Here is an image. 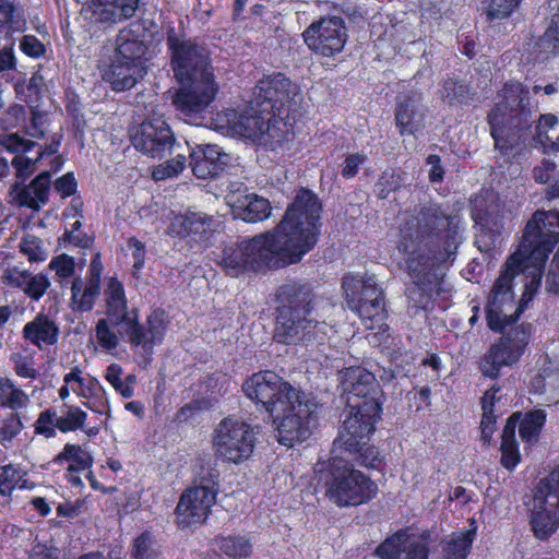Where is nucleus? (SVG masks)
Here are the masks:
<instances>
[{
    "mask_svg": "<svg viewBox=\"0 0 559 559\" xmlns=\"http://www.w3.org/2000/svg\"><path fill=\"white\" fill-rule=\"evenodd\" d=\"M559 243V210H537L526 222L520 245L506 261L496 278L485 305L489 331L500 334L478 361L480 373L490 380L501 376L503 368H512L525 354L533 325L518 324L524 305L515 306L513 281L521 273L532 275V284L539 285L550 253Z\"/></svg>",
    "mask_w": 559,
    "mask_h": 559,
    "instance_id": "1",
    "label": "nucleus"
},
{
    "mask_svg": "<svg viewBox=\"0 0 559 559\" xmlns=\"http://www.w3.org/2000/svg\"><path fill=\"white\" fill-rule=\"evenodd\" d=\"M322 210L319 197L299 187L272 230L225 245L215 259L216 264L227 276L239 277L300 262L319 241Z\"/></svg>",
    "mask_w": 559,
    "mask_h": 559,
    "instance_id": "2",
    "label": "nucleus"
},
{
    "mask_svg": "<svg viewBox=\"0 0 559 559\" xmlns=\"http://www.w3.org/2000/svg\"><path fill=\"white\" fill-rule=\"evenodd\" d=\"M443 203L429 201L400 228L397 249L412 280L407 298L417 310L430 312L441 290V267L456 253L461 218Z\"/></svg>",
    "mask_w": 559,
    "mask_h": 559,
    "instance_id": "3",
    "label": "nucleus"
},
{
    "mask_svg": "<svg viewBox=\"0 0 559 559\" xmlns=\"http://www.w3.org/2000/svg\"><path fill=\"white\" fill-rule=\"evenodd\" d=\"M105 314L95 326L98 345L110 352L118 347L119 336L133 352L140 365L151 364L156 346L164 343L169 320L167 312L155 307L140 321L138 308H128L122 282L115 275L106 278L104 288Z\"/></svg>",
    "mask_w": 559,
    "mask_h": 559,
    "instance_id": "4",
    "label": "nucleus"
},
{
    "mask_svg": "<svg viewBox=\"0 0 559 559\" xmlns=\"http://www.w3.org/2000/svg\"><path fill=\"white\" fill-rule=\"evenodd\" d=\"M180 29L166 28V46L169 66L178 83L173 104L185 118L203 117L215 100L219 85L216 81L211 51L197 38L187 37L182 22Z\"/></svg>",
    "mask_w": 559,
    "mask_h": 559,
    "instance_id": "5",
    "label": "nucleus"
},
{
    "mask_svg": "<svg viewBox=\"0 0 559 559\" xmlns=\"http://www.w3.org/2000/svg\"><path fill=\"white\" fill-rule=\"evenodd\" d=\"M501 98L487 114L495 148L503 156H515L532 133L530 91L521 82L509 80L499 92Z\"/></svg>",
    "mask_w": 559,
    "mask_h": 559,
    "instance_id": "6",
    "label": "nucleus"
},
{
    "mask_svg": "<svg viewBox=\"0 0 559 559\" xmlns=\"http://www.w3.org/2000/svg\"><path fill=\"white\" fill-rule=\"evenodd\" d=\"M317 294L310 282L295 280L276 290L275 328L273 338L284 345H311L317 342L321 323L312 318Z\"/></svg>",
    "mask_w": 559,
    "mask_h": 559,
    "instance_id": "7",
    "label": "nucleus"
},
{
    "mask_svg": "<svg viewBox=\"0 0 559 559\" xmlns=\"http://www.w3.org/2000/svg\"><path fill=\"white\" fill-rule=\"evenodd\" d=\"M341 384L347 394L344 429L356 437L376 431L381 419L384 400L383 390L376 376L361 366H352L340 372Z\"/></svg>",
    "mask_w": 559,
    "mask_h": 559,
    "instance_id": "8",
    "label": "nucleus"
},
{
    "mask_svg": "<svg viewBox=\"0 0 559 559\" xmlns=\"http://www.w3.org/2000/svg\"><path fill=\"white\" fill-rule=\"evenodd\" d=\"M302 96L297 84L283 73H274L258 81L255 102L260 114L265 115L276 129L283 126L278 142H288L295 136V124L302 117Z\"/></svg>",
    "mask_w": 559,
    "mask_h": 559,
    "instance_id": "9",
    "label": "nucleus"
},
{
    "mask_svg": "<svg viewBox=\"0 0 559 559\" xmlns=\"http://www.w3.org/2000/svg\"><path fill=\"white\" fill-rule=\"evenodd\" d=\"M318 481L337 507H357L372 500L378 486L341 457L330 459L319 471Z\"/></svg>",
    "mask_w": 559,
    "mask_h": 559,
    "instance_id": "10",
    "label": "nucleus"
},
{
    "mask_svg": "<svg viewBox=\"0 0 559 559\" xmlns=\"http://www.w3.org/2000/svg\"><path fill=\"white\" fill-rule=\"evenodd\" d=\"M342 287L348 309L359 317L367 330L389 331L384 293L372 278L346 276Z\"/></svg>",
    "mask_w": 559,
    "mask_h": 559,
    "instance_id": "11",
    "label": "nucleus"
},
{
    "mask_svg": "<svg viewBox=\"0 0 559 559\" xmlns=\"http://www.w3.org/2000/svg\"><path fill=\"white\" fill-rule=\"evenodd\" d=\"M241 390L259 409L265 411L271 416L280 415V412L288 407L292 408L301 393L272 370H259L252 373L243 381Z\"/></svg>",
    "mask_w": 559,
    "mask_h": 559,
    "instance_id": "12",
    "label": "nucleus"
},
{
    "mask_svg": "<svg viewBox=\"0 0 559 559\" xmlns=\"http://www.w3.org/2000/svg\"><path fill=\"white\" fill-rule=\"evenodd\" d=\"M257 436L253 427L231 416L224 417L213 432L215 455L223 461L240 464L253 453Z\"/></svg>",
    "mask_w": 559,
    "mask_h": 559,
    "instance_id": "13",
    "label": "nucleus"
},
{
    "mask_svg": "<svg viewBox=\"0 0 559 559\" xmlns=\"http://www.w3.org/2000/svg\"><path fill=\"white\" fill-rule=\"evenodd\" d=\"M305 44L316 55L333 57L347 41V27L340 16H323L312 22L302 33Z\"/></svg>",
    "mask_w": 559,
    "mask_h": 559,
    "instance_id": "14",
    "label": "nucleus"
},
{
    "mask_svg": "<svg viewBox=\"0 0 559 559\" xmlns=\"http://www.w3.org/2000/svg\"><path fill=\"white\" fill-rule=\"evenodd\" d=\"M431 534L424 531L419 535H409L399 530L382 540L374 554L380 559H429Z\"/></svg>",
    "mask_w": 559,
    "mask_h": 559,
    "instance_id": "15",
    "label": "nucleus"
},
{
    "mask_svg": "<svg viewBox=\"0 0 559 559\" xmlns=\"http://www.w3.org/2000/svg\"><path fill=\"white\" fill-rule=\"evenodd\" d=\"M133 146L153 158L170 153L175 135L168 123L160 117L144 120L131 135Z\"/></svg>",
    "mask_w": 559,
    "mask_h": 559,
    "instance_id": "16",
    "label": "nucleus"
},
{
    "mask_svg": "<svg viewBox=\"0 0 559 559\" xmlns=\"http://www.w3.org/2000/svg\"><path fill=\"white\" fill-rule=\"evenodd\" d=\"M283 416L277 417L276 432L278 443L293 448L296 443L306 441L312 430L313 414L307 403L302 402L301 396L293 403V407L280 412Z\"/></svg>",
    "mask_w": 559,
    "mask_h": 559,
    "instance_id": "17",
    "label": "nucleus"
},
{
    "mask_svg": "<svg viewBox=\"0 0 559 559\" xmlns=\"http://www.w3.org/2000/svg\"><path fill=\"white\" fill-rule=\"evenodd\" d=\"M556 497L536 485L528 523L534 536L547 540L559 526V502Z\"/></svg>",
    "mask_w": 559,
    "mask_h": 559,
    "instance_id": "18",
    "label": "nucleus"
},
{
    "mask_svg": "<svg viewBox=\"0 0 559 559\" xmlns=\"http://www.w3.org/2000/svg\"><path fill=\"white\" fill-rule=\"evenodd\" d=\"M142 0H88L82 15L92 25H112L133 17Z\"/></svg>",
    "mask_w": 559,
    "mask_h": 559,
    "instance_id": "19",
    "label": "nucleus"
},
{
    "mask_svg": "<svg viewBox=\"0 0 559 559\" xmlns=\"http://www.w3.org/2000/svg\"><path fill=\"white\" fill-rule=\"evenodd\" d=\"M426 110L421 95L416 92L401 94L394 108V120L401 136L416 135L425 128Z\"/></svg>",
    "mask_w": 559,
    "mask_h": 559,
    "instance_id": "20",
    "label": "nucleus"
},
{
    "mask_svg": "<svg viewBox=\"0 0 559 559\" xmlns=\"http://www.w3.org/2000/svg\"><path fill=\"white\" fill-rule=\"evenodd\" d=\"M206 495L203 489L190 488L181 493L175 509L176 523L179 528L183 530L205 522L216 501Z\"/></svg>",
    "mask_w": 559,
    "mask_h": 559,
    "instance_id": "21",
    "label": "nucleus"
},
{
    "mask_svg": "<svg viewBox=\"0 0 559 559\" xmlns=\"http://www.w3.org/2000/svg\"><path fill=\"white\" fill-rule=\"evenodd\" d=\"M51 189V173L44 170L36 175L28 185L14 182L9 189L11 202L19 207L38 211L49 201Z\"/></svg>",
    "mask_w": 559,
    "mask_h": 559,
    "instance_id": "22",
    "label": "nucleus"
},
{
    "mask_svg": "<svg viewBox=\"0 0 559 559\" xmlns=\"http://www.w3.org/2000/svg\"><path fill=\"white\" fill-rule=\"evenodd\" d=\"M471 218L483 231L500 234L504 222V205L492 194H476L471 198Z\"/></svg>",
    "mask_w": 559,
    "mask_h": 559,
    "instance_id": "23",
    "label": "nucleus"
},
{
    "mask_svg": "<svg viewBox=\"0 0 559 559\" xmlns=\"http://www.w3.org/2000/svg\"><path fill=\"white\" fill-rule=\"evenodd\" d=\"M146 34L143 20L129 23L117 36L115 56L143 67V57L147 51Z\"/></svg>",
    "mask_w": 559,
    "mask_h": 559,
    "instance_id": "24",
    "label": "nucleus"
},
{
    "mask_svg": "<svg viewBox=\"0 0 559 559\" xmlns=\"http://www.w3.org/2000/svg\"><path fill=\"white\" fill-rule=\"evenodd\" d=\"M1 281L7 287L23 292L33 301H39L51 286L47 274L43 272L33 274L17 266L4 269Z\"/></svg>",
    "mask_w": 559,
    "mask_h": 559,
    "instance_id": "25",
    "label": "nucleus"
},
{
    "mask_svg": "<svg viewBox=\"0 0 559 559\" xmlns=\"http://www.w3.org/2000/svg\"><path fill=\"white\" fill-rule=\"evenodd\" d=\"M190 167L199 179L218 177L227 167V155L217 145L201 144L190 152Z\"/></svg>",
    "mask_w": 559,
    "mask_h": 559,
    "instance_id": "26",
    "label": "nucleus"
},
{
    "mask_svg": "<svg viewBox=\"0 0 559 559\" xmlns=\"http://www.w3.org/2000/svg\"><path fill=\"white\" fill-rule=\"evenodd\" d=\"M373 432H368L361 438L356 437L349 430L344 429V424L340 430V438L343 440L344 450L350 454H355L356 462L366 468L380 469L383 465V457L380 455L378 448L368 444Z\"/></svg>",
    "mask_w": 559,
    "mask_h": 559,
    "instance_id": "27",
    "label": "nucleus"
},
{
    "mask_svg": "<svg viewBox=\"0 0 559 559\" xmlns=\"http://www.w3.org/2000/svg\"><path fill=\"white\" fill-rule=\"evenodd\" d=\"M143 67L119 57L114 58L103 73V80L107 82L114 92L131 90L141 78Z\"/></svg>",
    "mask_w": 559,
    "mask_h": 559,
    "instance_id": "28",
    "label": "nucleus"
},
{
    "mask_svg": "<svg viewBox=\"0 0 559 559\" xmlns=\"http://www.w3.org/2000/svg\"><path fill=\"white\" fill-rule=\"evenodd\" d=\"M438 95L449 107L469 106L477 96V91L465 79L448 75L439 83Z\"/></svg>",
    "mask_w": 559,
    "mask_h": 559,
    "instance_id": "29",
    "label": "nucleus"
},
{
    "mask_svg": "<svg viewBox=\"0 0 559 559\" xmlns=\"http://www.w3.org/2000/svg\"><path fill=\"white\" fill-rule=\"evenodd\" d=\"M209 227L210 219L206 221L197 214L178 215L168 226V234L192 242H202L209 240Z\"/></svg>",
    "mask_w": 559,
    "mask_h": 559,
    "instance_id": "30",
    "label": "nucleus"
},
{
    "mask_svg": "<svg viewBox=\"0 0 559 559\" xmlns=\"http://www.w3.org/2000/svg\"><path fill=\"white\" fill-rule=\"evenodd\" d=\"M23 337L32 345L41 349L43 346H53L59 338V328L45 316H37L23 328Z\"/></svg>",
    "mask_w": 559,
    "mask_h": 559,
    "instance_id": "31",
    "label": "nucleus"
},
{
    "mask_svg": "<svg viewBox=\"0 0 559 559\" xmlns=\"http://www.w3.org/2000/svg\"><path fill=\"white\" fill-rule=\"evenodd\" d=\"M102 286L83 282L80 277L71 284L70 307L74 312L86 313L94 309L97 298L100 295Z\"/></svg>",
    "mask_w": 559,
    "mask_h": 559,
    "instance_id": "32",
    "label": "nucleus"
},
{
    "mask_svg": "<svg viewBox=\"0 0 559 559\" xmlns=\"http://www.w3.org/2000/svg\"><path fill=\"white\" fill-rule=\"evenodd\" d=\"M532 176L536 183L547 185L544 191L545 200L559 199V170L557 171V164L554 160L543 158L533 167Z\"/></svg>",
    "mask_w": 559,
    "mask_h": 559,
    "instance_id": "33",
    "label": "nucleus"
},
{
    "mask_svg": "<svg viewBox=\"0 0 559 559\" xmlns=\"http://www.w3.org/2000/svg\"><path fill=\"white\" fill-rule=\"evenodd\" d=\"M58 418V431L61 433L75 432L84 429L88 415L80 406L68 402L55 406Z\"/></svg>",
    "mask_w": 559,
    "mask_h": 559,
    "instance_id": "34",
    "label": "nucleus"
},
{
    "mask_svg": "<svg viewBox=\"0 0 559 559\" xmlns=\"http://www.w3.org/2000/svg\"><path fill=\"white\" fill-rule=\"evenodd\" d=\"M546 419L547 414L542 408L521 412L519 436L525 445H533L539 440Z\"/></svg>",
    "mask_w": 559,
    "mask_h": 559,
    "instance_id": "35",
    "label": "nucleus"
},
{
    "mask_svg": "<svg viewBox=\"0 0 559 559\" xmlns=\"http://www.w3.org/2000/svg\"><path fill=\"white\" fill-rule=\"evenodd\" d=\"M53 462L62 464L69 462L67 471L69 473H81L93 466L92 455L84 451L80 444L66 443L62 450L56 455Z\"/></svg>",
    "mask_w": 559,
    "mask_h": 559,
    "instance_id": "36",
    "label": "nucleus"
},
{
    "mask_svg": "<svg viewBox=\"0 0 559 559\" xmlns=\"http://www.w3.org/2000/svg\"><path fill=\"white\" fill-rule=\"evenodd\" d=\"M219 551L231 559H247L252 555V544L242 535H218L214 539Z\"/></svg>",
    "mask_w": 559,
    "mask_h": 559,
    "instance_id": "37",
    "label": "nucleus"
},
{
    "mask_svg": "<svg viewBox=\"0 0 559 559\" xmlns=\"http://www.w3.org/2000/svg\"><path fill=\"white\" fill-rule=\"evenodd\" d=\"M29 402L28 395L7 377H0V407L19 412Z\"/></svg>",
    "mask_w": 559,
    "mask_h": 559,
    "instance_id": "38",
    "label": "nucleus"
},
{
    "mask_svg": "<svg viewBox=\"0 0 559 559\" xmlns=\"http://www.w3.org/2000/svg\"><path fill=\"white\" fill-rule=\"evenodd\" d=\"M475 535V530H466L447 540L442 546V559H467Z\"/></svg>",
    "mask_w": 559,
    "mask_h": 559,
    "instance_id": "39",
    "label": "nucleus"
},
{
    "mask_svg": "<svg viewBox=\"0 0 559 559\" xmlns=\"http://www.w3.org/2000/svg\"><path fill=\"white\" fill-rule=\"evenodd\" d=\"M271 211L272 207L267 199L252 193L245 197L240 216L245 222L258 223L269 218Z\"/></svg>",
    "mask_w": 559,
    "mask_h": 559,
    "instance_id": "40",
    "label": "nucleus"
},
{
    "mask_svg": "<svg viewBox=\"0 0 559 559\" xmlns=\"http://www.w3.org/2000/svg\"><path fill=\"white\" fill-rule=\"evenodd\" d=\"M404 186V174L394 168L384 169L373 186V192L379 200H388L390 194Z\"/></svg>",
    "mask_w": 559,
    "mask_h": 559,
    "instance_id": "41",
    "label": "nucleus"
},
{
    "mask_svg": "<svg viewBox=\"0 0 559 559\" xmlns=\"http://www.w3.org/2000/svg\"><path fill=\"white\" fill-rule=\"evenodd\" d=\"M27 476L19 465L9 463L0 467V497L11 500L19 483Z\"/></svg>",
    "mask_w": 559,
    "mask_h": 559,
    "instance_id": "42",
    "label": "nucleus"
},
{
    "mask_svg": "<svg viewBox=\"0 0 559 559\" xmlns=\"http://www.w3.org/2000/svg\"><path fill=\"white\" fill-rule=\"evenodd\" d=\"M219 471L214 466L202 465L195 478V485L190 489H203L207 497L216 500L219 491Z\"/></svg>",
    "mask_w": 559,
    "mask_h": 559,
    "instance_id": "43",
    "label": "nucleus"
},
{
    "mask_svg": "<svg viewBox=\"0 0 559 559\" xmlns=\"http://www.w3.org/2000/svg\"><path fill=\"white\" fill-rule=\"evenodd\" d=\"M38 144L24 139L19 133H5L0 135V152H7L14 156H22L31 152Z\"/></svg>",
    "mask_w": 559,
    "mask_h": 559,
    "instance_id": "44",
    "label": "nucleus"
},
{
    "mask_svg": "<svg viewBox=\"0 0 559 559\" xmlns=\"http://www.w3.org/2000/svg\"><path fill=\"white\" fill-rule=\"evenodd\" d=\"M34 433L45 439H51L57 436L58 418L55 407H48L38 414L34 423Z\"/></svg>",
    "mask_w": 559,
    "mask_h": 559,
    "instance_id": "45",
    "label": "nucleus"
},
{
    "mask_svg": "<svg viewBox=\"0 0 559 559\" xmlns=\"http://www.w3.org/2000/svg\"><path fill=\"white\" fill-rule=\"evenodd\" d=\"M154 538L151 532L144 531L138 535L132 544L131 556L133 559H157L159 551L154 547Z\"/></svg>",
    "mask_w": 559,
    "mask_h": 559,
    "instance_id": "46",
    "label": "nucleus"
},
{
    "mask_svg": "<svg viewBox=\"0 0 559 559\" xmlns=\"http://www.w3.org/2000/svg\"><path fill=\"white\" fill-rule=\"evenodd\" d=\"M522 0H489L486 20L490 23L508 19L519 8Z\"/></svg>",
    "mask_w": 559,
    "mask_h": 559,
    "instance_id": "47",
    "label": "nucleus"
},
{
    "mask_svg": "<svg viewBox=\"0 0 559 559\" xmlns=\"http://www.w3.org/2000/svg\"><path fill=\"white\" fill-rule=\"evenodd\" d=\"M24 425L19 412H11L5 416L0 425L1 444L10 443L23 430Z\"/></svg>",
    "mask_w": 559,
    "mask_h": 559,
    "instance_id": "48",
    "label": "nucleus"
},
{
    "mask_svg": "<svg viewBox=\"0 0 559 559\" xmlns=\"http://www.w3.org/2000/svg\"><path fill=\"white\" fill-rule=\"evenodd\" d=\"M37 157L31 158L26 154L22 156H13L11 167L14 169L16 178L15 182L24 183L37 169Z\"/></svg>",
    "mask_w": 559,
    "mask_h": 559,
    "instance_id": "49",
    "label": "nucleus"
},
{
    "mask_svg": "<svg viewBox=\"0 0 559 559\" xmlns=\"http://www.w3.org/2000/svg\"><path fill=\"white\" fill-rule=\"evenodd\" d=\"M20 50L28 58L40 59L46 56V45L35 35H23L19 43Z\"/></svg>",
    "mask_w": 559,
    "mask_h": 559,
    "instance_id": "50",
    "label": "nucleus"
},
{
    "mask_svg": "<svg viewBox=\"0 0 559 559\" xmlns=\"http://www.w3.org/2000/svg\"><path fill=\"white\" fill-rule=\"evenodd\" d=\"M186 166V156L178 154L175 158L166 162L165 165H160L153 171V178L155 180H165L167 178L179 175Z\"/></svg>",
    "mask_w": 559,
    "mask_h": 559,
    "instance_id": "51",
    "label": "nucleus"
},
{
    "mask_svg": "<svg viewBox=\"0 0 559 559\" xmlns=\"http://www.w3.org/2000/svg\"><path fill=\"white\" fill-rule=\"evenodd\" d=\"M127 246L132 250L133 265L131 274L133 277L139 278L145 265L146 250L145 245L136 237L132 236L127 240Z\"/></svg>",
    "mask_w": 559,
    "mask_h": 559,
    "instance_id": "52",
    "label": "nucleus"
},
{
    "mask_svg": "<svg viewBox=\"0 0 559 559\" xmlns=\"http://www.w3.org/2000/svg\"><path fill=\"white\" fill-rule=\"evenodd\" d=\"M48 267L55 271L60 278H69L75 273V260L67 253H61L51 259Z\"/></svg>",
    "mask_w": 559,
    "mask_h": 559,
    "instance_id": "53",
    "label": "nucleus"
},
{
    "mask_svg": "<svg viewBox=\"0 0 559 559\" xmlns=\"http://www.w3.org/2000/svg\"><path fill=\"white\" fill-rule=\"evenodd\" d=\"M500 451H501V459H500L501 465L510 472L514 471L521 461L519 442L518 441L501 442Z\"/></svg>",
    "mask_w": 559,
    "mask_h": 559,
    "instance_id": "54",
    "label": "nucleus"
},
{
    "mask_svg": "<svg viewBox=\"0 0 559 559\" xmlns=\"http://www.w3.org/2000/svg\"><path fill=\"white\" fill-rule=\"evenodd\" d=\"M47 115L37 109H32L29 123L25 126V133L35 139H43L47 131Z\"/></svg>",
    "mask_w": 559,
    "mask_h": 559,
    "instance_id": "55",
    "label": "nucleus"
},
{
    "mask_svg": "<svg viewBox=\"0 0 559 559\" xmlns=\"http://www.w3.org/2000/svg\"><path fill=\"white\" fill-rule=\"evenodd\" d=\"M13 370L15 374L23 379H36L38 372L36 370L33 357L15 355L12 357Z\"/></svg>",
    "mask_w": 559,
    "mask_h": 559,
    "instance_id": "56",
    "label": "nucleus"
},
{
    "mask_svg": "<svg viewBox=\"0 0 559 559\" xmlns=\"http://www.w3.org/2000/svg\"><path fill=\"white\" fill-rule=\"evenodd\" d=\"M20 252L26 255L31 263L43 262L47 257L36 238H23L20 243Z\"/></svg>",
    "mask_w": 559,
    "mask_h": 559,
    "instance_id": "57",
    "label": "nucleus"
},
{
    "mask_svg": "<svg viewBox=\"0 0 559 559\" xmlns=\"http://www.w3.org/2000/svg\"><path fill=\"white\" fill-rule=\"evenodd\" d=\"M26 110L22 105H11L2 114L0 121L3 129L16 128L22 121L25 120Z\"/></svg>",
    "mask_w": 559,
    "mask_h": 559,
    "instance_id": "58",
    "label": "nucleus"
},
{
    "mask_svg": "<svg viewBox=\"0 0 559 559\" xmlns=\"http://www.w3.org/2000/svg\"><path fill=\"white\" fill-rule=\"evenodd\" d=\"M367 160V155L364 153H353L348 154L344 162L342 163L341 175L345 179L354 178L361 167V165Z\"/></svg>",
    "mask_w": 559,
    "mask_h": 559,
    "instance_id": "59",
    "label": "nucleus"
},
{
    "mask_svg": "<svg viewBox=\"0 0 559 559\" xmlns=\"http://www.w3.org/2000/svg\"><path fill=\"white\" fill-rule=\"evenodd\" d=\"M542 47L549 53L559 55V25L551 22L540 38Z\"/></svg>",
    "mask_w": 559,
    "mask_h": 559,
    "instance_id": "60",
    "label": "nucleus"
},
{
    "mask_svg": "<svg viewBox=\"0 0 559 559\" xmlns=\"http://www.w3.org/2000/svg\"><path fill=\"white\" fill-rule=\"evenodd\" d=\"M121 374V366L118 364H110L106 369L105 379L114 386L115 390L119 391L123 397H130L133 392L128 386L123 388Z\"/></svg>",
    "mask_w": 559,
    "mask_h": 559,
    "instance_id": "61",
    "label": "nucleus"
},
{
    "mask_svg": "<svg viewBox=\"0 0 559 559\" xmlns=\"http://www.w3.org/2000/svg\"><path fill=\"white\" fill-rule=\"evenodd\" d=\"M55 190L61 199H67L74 195L78 191V181L72 171H69L55 181Z\"/></svg>",
    "mask_w": 559,
    "mask_h": 559,
    "instance_id": "62",
    "label": "nucleus"
},
{
    "mask_svg": "<svg viewBox=\"0 0 559 559\" xmlns=\"http://www.w3.org/2000/svg\"><path fill=\"white\" fill-rule=\"evenodd\" d=\"M497 418L498 416L495 414V411H483L479 428L480 439L484 443L491 441L492 435L497 429Z\"/></svg>",
    "mask_w": 559,
    "mask_h": 559,
    "instance_id": "63",
    "label": "nucleus"
},
{
    "mask_svg": "<svg viewBox=\"0 0 559 559\" xmlns=\"http://www.w3.org/2000/svg\"><path fill=\"white\" fill-rule=\"evenodd\" d=\"M537 485L549 491L556 497V502H559V464L544 478H542Z\"/></svg>",
    "mask_w": 559,
    "mask_h": 559,
    "instance_id": "64",
    "label": "nucleus"
}]
</instances>
